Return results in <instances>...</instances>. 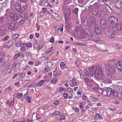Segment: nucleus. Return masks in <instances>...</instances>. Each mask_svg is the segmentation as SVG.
Instances as JSON below:
<instances>
[{
    "mask_svg": "<svg viewBox=\"0 0 122 122\" xmlns=\"http://www.w3.org/2000/svg\"><path fill=\"white\" fill-rule=\"evenodd\" d=\"M60 67L62 69L63 67L65 66V64L64 62H61L60 64Z\"/></svg>",
    "mask_w": 122,
    "mask_h": 122,
    "instance_id": "35",
    "label": "nucleus"
},
{
    "mask_svg": "<svg viewBox=\"0 0 122 122\" xmlns=\"http://www.w3.org/2000/svg\"><path fill=\"white\" fill-rule=\"evenodd\" d=\"M56 81V79H55V80H54V79H52L51 80V81L53 83H55Z\"/></svg>",
    "mask_w": 122,
    "mask_h": 122,
    "instance_id": "60",
    "label": "nucleus"
},
{
    "mask_svg": "<svg viewBox=\"0 0 122 122\" xmlns=\"http://www.w3.org/2000/svg\"><path fill=\"white\" fill-rule=\"evenodd\" d=\"M25 73H21L20 74V76H25Z\"/></svg>",
    "mask_w": 122,
    "mask_h": 122,
    "instance_id": "64",
    "label": "nucleus"
},
{
    "mask_svg": "<svg viewBox=\"0 0 122 122\" xmlns=\"http://www.w3.org/2000/svg\"><path fill=\"white\" fill-rule=\"evenodd\" d=\"M80 108L81 109L83 108V104L82 103H80Z\"/></svg>",
    "mask_w": 122,
    "mask_h": 122,
    "instance_id": "59",
    "label": "nucleus"
},
{
    "mask_svg": "<svg viewBox=\"0 0 122 122\" xmlns=\"http://www.w3.org/2000/svg\"><path fill=\"white\" fill-rule=\"evenodd\" d=\"M25 45V46H26V45L27 46L29 47H31L32 46V44L30 43H28L27 44H26V45Z\"/></svg>",
    "mask_w": 122,
    "mask_h": 122,
    "instance_id": "45",
    "label": "nucleus"
},
{
    "mask_svg": "<svg viewBox=\"0 0 122 122\" xmlns=\"http://www.w3.org/2000/svg\"><path fill=\"white\" fill-rule=\"evenodd\" d=\"M21 55V53L19 52L15 55L14 56V57L15 59H16Z\"/></svg>",
    "mask_w": 122,
    "mask_h": 122,
    "instance_id": "33",
    "label": "nucleus"
},
{
    "mask_svg": "<svg viewBox=\"0 0 122 122\" xmlns=\"http://www.w3.org/2000/svg\"><path fill=\"white\" fill-rule=\"evenodd\" d=\"M5 18L4 16L0 17V25H2V23L5 21Z\"/></svg>",
    "mask_w": 122,
    "mask_h": 122,
    "instance_id": "25",
    "label": "nucleus"
},
{
    "mask_svg": "<svg viewBox=\"0 0 122 122\" xmlns=\"http://www.w3.org/2000/svg\"><path fill=\"white\" fill-rule=\"evenodd\" d=\"M99 115L98 114V113H96V115L95 116V118L96 119H98L99 118Z\"/></svg>",
    "mask_w": 122,
    "mask_h": 122,
    "instance_id": "50",
    "label": "nucleus"
},
{
    "mask_svg": "<svg viewBox=\"0 0 122 122\" xmlns=\"http://www.w3.org/2000/svg\"><path fill=\"white\" fill-rule=\"evenodd\" d=\"M60 116L61 118L60 119V120L61 121L62 120H64L65 119V117L64 116L62 115H60Z\"/></svg>",
    "mask_w": 122,
    "mask_h": 122,
    "instance_id": "37",
    "label": "nucleus"
},
{
    "mask_svg": "<svg viewBox=\"0 0 122 122\" xmlns=\"http://www.w3.org/2000/svg\"><path fill=\"white\" fill-rule=\"evenodd\" d=\"M63 96L65 99H67V98L68 95L67 93H64L63 94Z\"/></svg>",
    "mask_w": 122,
    "mask_h": 122,
    "instance_id": "51",
    "label": "nucleus"
},
{
    "mask_svg": "<svg viewBox=\"0 0 122 122\" xmlns=\"http://www.w3.org/2000/svg\"><path fill=\"white\" fill-rule=\"evenodd\" d=\"M106 14V9H102L101 10L100 16L102 17H104L105 15Z\"/></svg>",
    "mask_w": 122,
    "mask_h": 122,
    "instance_id": "17",
    "label": "nucleus"
},
{
    "mask_svg": "<svg viewBox=\"0 0 122 122\" xmlns=\"http://www.w3.org/2000/svg\"><path fill=\"white\" fill-rule=\"evenodd\" d=\"M6 70L7 73H9L11 72L12 69L11 68L10 66H9L7 68V69H6Z\"/></svg>",
    "mask_w": 122,
    "mask_h": 122,
    "instance_id": "28",
    "label": "nucleus"
},
{
    "mask_svg": "<svg viewBox=\"0 0 122 122\" xmlns=\"http://www.w3.org/2000/svg\"><path fill=\"white\" fill-rule=\"evenodd\" d=\"M15 21L14 20H12L11 21V23L9 25L8 28L9 29H13L15 26Z\"/></svg>",
    "mask_w": 122,
    "mask_h": 122,
    "instance_id": "14",
    "label": "nucleus"
},
{
    "mask_svg": "<svg viewBox=\"0 0 122 122\" xmlns=\"http://www.w3.org/2000/svg\"><path fill=\"white\" fill-rule=\"evenodd\" d=\"M25 76H21L19 78V80H21L22 79H24V77Z\"/></svg>",
    "mask_w": 122,
    "mask_h": 122,
    "instance_id": "62",
    "label": "nucleus"
},
{
    "mask_svg": "<svg viewBox=\"0 0 122 122\" xmlns=\"http://www.w3.org/2000/svg\"><path fill=\"white\" fill-rule=\"evenodd\" d=\"M109 71L110 72V76H108V78H111L112 77H114V75L115 73V71L114 67L113 66L111 67L109 69Z\"/></svg>",
    "mask_w": 122,
    "mask_h": 122,
    "instance_id": "6",
    "label": "nucleus"
},
{
    "mask_svg": "<svg viewBox=\"0 0 122 122\" xmlns=\"http://www.w3.org/2000/svg\"><path fill=\"white\" fill-rule=\"evenodd\" d=\"M102 90V93H103L104 95H106L108 96H109L111 94L112 89L111 88L109 87L107 88L106 90L104 89Z\"/></svg>",
    "mask_w": 122,
    "mask_h": 122,
    "instance_id": "5",
    "label": "nucleus"
},
{
    "mask_svg": "<svg viewBox=\"0 0 122 122\" xmlns=\"http://www.w3.org/2000/svg\"><path fill=\"white\" fill-rule=\"evenodd\" d=\"M108 37L110 38H114L115 37V35L112 34L110 35H109Z\"/></svg>",
    "mask_w": 122,
    "mask_h": 122,
    "instance_id": "36",
    "label": "nucleus"
},
{
    "mask_svg": "<svg viewBox=\"0 0 122 122\" xmlns=\"http://www.w3.org/2000/svg\"><path fill=\"white\" fill-rule=\"evenodd\" d=\"M61 112L58 111L56 110L52 114V116H56L60 115Z\"/></svg>",
    "mask_w": 122,
    "mask_h": 122,
    "instance_id": "23",
    "label": "nucleus"
},
{
    "mask_svg": "<svg viewBox=\"0 0 122 122\" xmlns=\"http://www.w3.org/2000/svg\"><path fill=\"white\" fill-rule=\"evenodd\" d=\"M87 97V96L85 95H83L82 96V99L84 100H85L86 98Z\"/></svg>",
    "mask_w": 122,
    "mask_h": 122,
    "instance_id": "58",
    "label": "nucleus"
},
{
    "mask_svg": "<svg viewBox=\"0 0 122 122\" xmlns=\"http://www.w3.org/2000/svg\"><path fill=\"white\" fill-rule=\"evenodd\" d=\"M81 22L82 23V25L84 26H86L87 25L88 21H87V19L86 18H82L81 19Z\"/></svg>",
    "mask_w": 122,
    "mask_h": 122,
    "instance_id": "16",
    "label": "nucleus"
},
{
    "mask_svg": "<svg viewBox=\"0 0 122 122\" xmlns=\"http://www.w3.org/2000/svg\"><path fill=\"white\" fill-rule=\"evenodd\" d=\"M85 81L86 83H90L91 81L87 78H86L85 79Z\"/></svg>",
    "mask_w": 122,
    "mask_h": 122,
    "instance_id": "38",
    "label": "nucleus"
},
{
    "mask_svg": "<svg viewBox=\"0 0 122 122\" xmlns=\"http://www.w3.org/2000/svg\"><path fill=\"white\" fill-rule=\"evenodd\" d=\"M79 111V108L77 107H75V112H78Z\"/></svg>",
    "mask_w": 122,
    "mask_h": 122,
    "instance_id": "56",
    "label": "nucleus"
},
{
    "mask_svg": "<svg viewBox=\"0 0 122 122\" xmlns=\"http://www.w3.org/2000/svg\"><path fill=\"white\" fill-rule=\"evenodd\" d=\"M53 53V51H51V50H50L48 51V54H50V55H51Z\"/></svg>",
    "mask_w": 122,
    "mask_h": 122,
    "instance_id": "63",
    "label": "nucleus"
},
{
    "mask_svg": "<svg viewBox=\"0 0 122 122\" xmlns=\"http://www.w3.org/2000/svg\"><path fill=\"white\" fill-rule=\"evenodd\" d=\"M22 94L20 93L17 94V95L16 97L18 99L22 97Z\"/></svg>",
    "mask_w": 122,
    "mask_h": 122,
    "instance_id": "41",
    "label": "nucleus"
},
{
    "mask_svg": "<svg viewBox=\"0 0 122 122\" xmlns=\"http://www.w3.org/2000/svg\"><path fill=\"white\" fill-rule=\"evenodd\" d=\"M94 29L95 30V32L96 34H99L101 32V29L99 28V26L97 25L94 26Z\"/></svg>",
    "mask_w": 122,
    "mask_h": 122,
    "instance_id": "13",
    "label": "nucleus"
},
{
    "mask_svg": "<svg viewBox=\"0 0 122 122\" xmlns=\"http://www.w3.org/2000/svg\"><path fill=\"white\" fill-rule=\"evenodd\" d=\"M20 64L18 62L16 63L15 66V68L18 69L20 67Z\"/></svg>",
    "mask_w": 122,
    "mask_h": 122,
    "instance_id": "27",
    "label": "nucleus"
},
{
    "mask_svg": "<svg viewBox=\"0 0 122 122\" xmlns=\"http://www.w3.org/2000/svg\"><path fill=\"white\" fill-rule=\"evenodd\" d=\"M20 5H22V8L24 10H26L28 8V5L25 1L20 2Z\"/></svg>",
    "mask_w": 122,
    "mask_h": 122,
    "instance_id": "11",
    "label": "nucleus"
},
{
    "mask_svg": "<svg viewBox=\"0 0 122 122\" xmlns=\"http://www.w3.org/2000/svg\"><path fill=\"white\" fill-rule=\"evenodd\" d=\"M51 62L50 61H48L46 62L45 65V66L48 68H51Z\"/></svg>",
    "mask_w": 122,
    "mask_h": 122,
    "instance_id": "24",
    "label": "nucleus"
},
{
    "mask_svg": "<svg viewBox=\"0 0 122 122\" xmlns=\"http://www.w3.org/2000/svg\"><path fill=\"white\" fill-rule=\"evenodd\" d=\"M71 12V11L68 9H65L64 10V14L65 16L66 23L68 24V21L70 20L69 17L70 16Z\"/></svg>",
    "mask_w": 122,
    "mask_h": 122,
    "instance_id": "3",
    "label": "nucleus"
},
{
    "mask_svg": "<svg viewBox=\"0 0 122 122\" xmlns=\"http://www.w3.org/2000/svg\"><path fill=\"white\" fill-rule=\"evenodd\" d=\"M76 28H77V31H79V32H80V34H81V33H82L84 31V30L83 29L80 27H78L76 26Z\"/></svg>",
    "mask_w": 122,
    "mask_h": 122,
    "instance_id": "31",
    "label": "nucleus"
},
{
    "mask_svg": "<svg viewBox=\"0 0 122 122\" xmlns=\"http://www.w3.org/2000/svg\"><path fill=\"white\" fill-rule=\"evenodd\" d=\"M85 74L86 76H90V74L89 72L86 69L84 70Z\"/></svg>",
    "mask_w": 122,
    "mask_h": 122,
    "instance_id": "32",
    "label": "nucleus"
},
{
    "mask_svg": "<svg viewBox=\"0 0 122 122\" xmlns=\"http://www.w3.org/2000/svg\"><path fill=\"white\" fill-rule=\"evenodd\" d=\"M89 20L91 23L93 24L96 23V19L93 17H91L90 18Z\"/></svg>",
    "mask_w": 122,
    "mask_h": 122,
    "instance_id": "20",
    "label": "nucleus"
},
{
    "mask_svg": "<svg viewBox=\"0 0 122 122\" xmlns=\"http://www.w3.org/2000/svg\"><path fill=\"white\" fill-rule=\"evenodd\" d=\"M43 48V47L41 45L38 46L37 47V48L38 50H41Z\"/></svg>",
    "mask_w": 122,
    "mask_h": 122,
    "instance_id": "53",
    "label": "nucleus"
},
{
    "mask_svg": "<svg viewBox=\"0 0 122 122\" xmlns=\"http://www.w3.org/2000/svg\"><path fill=\"white\" fill-rule=\"evenodd\" d=\"M100 23L102 27H105L106 26V20L104 18H102L100 21Z\"/></svg>",
    "mask_w": 122,
    "mask_h": 122,
    "instance_id": "12",
    "label": "nucleus"
},
{
    "mask_svg": "<svg viewBox=\"0 0 122 122\" xmlns=\"http://www.w3.org/2000/svg\"><path fill=\"white\" fill-rule=\"evenodd\" d=\"M16 17V19H15V20H16L17 23H19L20 25L23 24L24 20L23 19L22 16L21 15H17Z\"/></svg>",
    "mask_w": 122,
    "mask_h": 122,
    "instance_id": "7",
    "label": "nucleus"
},
{
    "mask_svg": "<svg viewBox=\"0 0 122 122\" xmlns=\"http://www.w3.org/2000/svg\"><path fill=\"white\" fill-rule=\"evenodd\" d=\"M51 68L54 69L56 67V64L53 62H51Z\"/></svg>",
    "mask_w": 122,
    "mask_h": 122,
    "instance_id": "30",
    "label": "nucleus"
},
{
    "mask_svg": "<svg viewBox=\"0 0 122 122\" xmlns=\"http://www.w3.org/2000/svg\"><path fill=\"white\" fill-rule=\"evenodd\" d=\"M42 12H43L45 13H46L48 12V11L46 10V8H43L42 10Z\"/></svg>",
    "mask_w": 122,
    "mask_h": 122,
    "instance_id": "44",
    "label": "nucleus"
},
{
    "mask_svg": "<svg viewBox=\"0 0 122 122\" xmlns=\"http://www.w3.org/2000/svg\"><path fill=\"white\" fill-rule=\"evenodd\" d=\"M15 2L14 0H11L10 2V6H13Z\"/></svg>",
    "mask_w": 122,
    "mask_h": 122,
    "instance_id": "52",
    "label": "nucleus"
},
{
    "mask_svg": "<svg viewBox=\"0 0 122 122\" xmlns=\"http://www.w3.org/2000/svg\"><path fill=\"white\" fill-rule=\"evenodd\" d=\"M53 75L54 76H58V75L57 72L55 71H53Z\"/></svg>",
    "mask_w": 122,
    "mask_h": 122,
    "instance_id": "42",
    "label": "nucleus"
},
{
    "mask_svg": "<svg viewBox=\"0 0 122 122\" xmlns=\"http://www.w3.org/2000/svg\"><path fill=\"white\" fill-rule=\"evenodd\" d=\"M48 107V106H44L42 107V109L44 110H46Z\"/></svg>",
    "mask_w": 122,
    "mask_h": 122,
    "instance_id": "57",
    "label": "nucleus"
},
{
    "mask_svg": "<svg viewBox=\"0 0 122 122\" xmlns=\"http://www.w3.org/2000/svg\"><path fill=\"white\" fill-rule=\"evenodd\" d=\"M107 21L109 25L111 26L114 32H117L122 30V22L118 23V19L113 16H109L107 19Z\"/></svg>",
    "mask_w": 122,
    "mask_h": 122,
    "instance_id": "1",
    "label": "nucleus"
},
{
    "mask_svg": "<svg viewBox=\"0 0 122 122\" xmlns=\"http://www.w3.org/2000/svg\"><path fill=\"white\" fill-rule=\"evenodd\" d=\"M77 28H76L73 36H74L75 37H76L77 36L78 34V31H77Z\"/></svg>",
    "mask_w": 122,
    "mask_h": 122,
    "instance_id": "29",
    "label": "nucleus"
},
{
    "mask_svg": "<svg viewBox=\"0 0 122 122\" xmlns=\"http://www.w3.org/2000/svg\"><path fill=\"white\" fill-rule=\"evenodd\" d=\"M94 66H93L88 69L90 75L92 76L94 75L98 79H101L103 73L102 68L97 66L96 67L94 71Z\"/></svg>",
    "mask_w": 122,
    "mask_h": 122,
    "instance_id": "2",
    "label": "nucleus"
},
{
    "mask_svg": "<svg viewBox=\"0 0 122 122\" xmlns=\"http://www.w3.org/2000/svg\"><path fill=\"white\" fill-rule=\"evenodd\" d=\"M1 25H0V30L1 31H4L5 30V27L4 26H1Z\"/></svg>",
    "mask_w": 122,
    "mask_h": 122,
    "instance_id": "40",
    "label": "nucleus"
},
{
    "mask_svg": "<svg viewBox=\"0 0 122 122\" xmlns=\"http://www.w3.org/2000/svg\"><path fill=\"white\" fill-rule=\"evenodd\" d=\"M119 91V88L117 86H115L112 89V95L115 97H117L118 96V93Z\"/></svg>",
    "mask_w": 122,
    "mask_h": 122,
    "instance_id": "4",
    "label": "nucleus"
},
{
    "mask_svg": "<svg viewBox=\"0 0 122 122\" xmlns=\"http://www.w3.org/2000/svg\"><path fill=\"white\" fill-rule=\"evenodd\" d=\"M19 36V34H15L14 35H13L12 37V38H18Z\"/></svg>",
    "mask_w": 122,
    "mask_h": 122,
    "instance_id": "39",
    "label": "nucleus"
},
{
    "mask_svg": "<svg viewBox=\"0 0 122 122\" xmlns=\"http://www.w3.org/2000/svg\"><path fill=\"white\" fill-rule=\"evenodd\" d=\"M76 64L78 67L79 66V65L80 64V62L79 61H76Z\"/></svg>",
    "mask_w": 122,
    "mask_h": 122,
    "instance_id": "54",
    "label": "nucleus"
},
{
    "mask_svg": "<svg viewBox=\"0 0 122 122\" xmlns=\"http://www.w3.org/2000/svg\"><path fill=\"white\" fill-rule=\"evenodd\" d=\"M78 10V9L77 8H76L73 10V13L76 15H77Z\"/></svg>",
    "mask_w": 122,
    "mask_h": 122,
    "instance_id": "34",
    "label": "nucleus"
},
{
    "mask_svg": "<svg viewBox=\"0 0 122 122\" xmlns=\"http://www.w3.org/2000/svg\"><path fill=\"white\" fill-rule=\"evenodd\" d=\"M86 32L87 35L89 36H92L93 34V30L90 29L86 30Z\"/></svg>",
    "mask_w": 122,
    "mask_h": 122,
    "instance_id": "15",
    "label": "nucleus"
},
{
    "mask_svg": "<svg viewBox=\"0 0 122 122\" xmlns=\"http://www.w3.org/2000/svg\"><path fill=\"white\" fill-rule=\"evenodd\" d=\"M17 15L15 13L14 14L13 13L11 12L10 13V16L11 18L13 19H14L15 20V19H16V17Z\"/></svg>",
    "mask_w": 122,
    "mask_h": 122,
    "instance_id": "19",
    "label": "nucleus"
},
{
    "mask_svg": "<svg viewBox=\"0 0 122 122\" xmlns=\"http://www.w3.org/2000/svg\"><path fill=\"white\" fill-rule=\"evenodd\" d=\"M72 83L73 85H75L76 83V80L74 79H73L72 81Z\"/></svg>",
    "mask_w": 122,
    "mask_h": 122,
    "instance_id": "46",
    "label": "nucleus"
},
{
    "mask_svg": "<svg viewBox=\"0 0 122 122\" xmlns=\"http://www.w3.org/2000/svg\"><path fill=\"white\" fill-rule=\"evenodd\" d=\"M98 8H97V9H93L92 10L93 14L95 15L96 16L98 13Z\"/></svg>",
    "mask_w": 122,
    "mask_h": 122,
    "instance_id": "21",
    "label": "nucleus"
},
{
    "mask_svg": "<svg viewBox=\"0 0 122 122\" xmlns=\"http://www.w3.org/2000/svg\"><path fill=\"white\" fill-rule=\"evenodd\" d=\"M26 45V44L24 43H21L19 41H17L15 42V46L17 47H19L20 46L21 47H22L23 46V45Z\"/></svg>",
    "mask_w": 122,
    "mask_h": 122,
    "instance_id": "18",
    "label": "nucleus"
},
{
    "mask_svg": "<svg viewBox=\"0 0 122 122\" xmlns=\"http://www.w3.org/2000/svg\"><path fill=\"white\" fill-rule=\"evenodd\" d=\"M21 6L22 5H20V4L19 5V4L16 3L14 6V7L15 10L21 13L23 11V10Z\"/></svg>",
    "mask_w": 122,
    "mask_h": 122,
    "instance_id": "9",
    "label": "nucleus"
},
{
    "mask_svg": "<svg viewBox=\"0 0 122 122\" xmlns=\"http://www.w3.org/2000/svg\"><path fill=\"white\" fill-rule=\"evenodd\" d=\"M73 89L70 87H68L67 89V90L68 92H71L73 91Z\"/></svg>",
    "mask_w": 122,
    "mask_h": 122,
    "instance_id": "49",
    "label": "nucleus"
},
{
    "mask_svg": "<svg viewBox=\"0 0 122 122\" xmlns=\"http://www.w3.org/2000/svg\"><path fill=\"white\" fill-rule=\"evenodd\" d=\"M92 39L95 42L100 43H102V41L100 40V39Z\"/></svg>",
    "mask_w": 122,
    "mask_h": 122,
    "instance_id": "26",
    "label": "nucleus"
},
{
    "mask_svg": "<svg viewBox=\"0 0 122 122\" xmlns=\"http://www.w3.org/2000/svg\"><path fill=\"white\" fill-rule=\"evenodd\" d=\"M7 89H8L10 91L12 89V87L10 86H9L7 88Z\"/></svg>",
    "mask_w": 122,
    "mask_h": 122,
    "instance_id": "61",
    "label": "nucleus"
},
{
    "mask_svg": "<svg viewBox=\"0 0 122 122\" xmlns=\"http://www.w3.org/2000/svg\"><path fill=\"white\" fill-rule=\"evenodd\" d=\"M26 56L27 57L29 56H32L31 53L28 51L26 52Z\"/></svg>",
    "mask_w": 122,
    "mask_h": 122,
    "instance_id": "43",
    "label": "nucleus"
},
{
    "mask_svg": "<svg viewBox=\"0 0 122 122\" xmlns=\"http://www.w3.org/2000/svg\"><path fill=\"white\" fill-rule=\"evenodd\" d=\"M100 5V4L98 2H96L94 3L93 5L94 7L93 9H96L98 8L99 9V8Z\"/></svg>",
    "mask_w": 122,
    "mask_h": 122,
    "instance_id": "22",
    "label": "nucleus"
},
{
    "mask_svg": "<svg viewBox=\"0 0 122 122\" xmlns=\"http://www.w3.org/2000/svg\"><path fill=\"white\" fill-rule=\"evenodd\" d=\"M25 47V46H24V45H23V46L21 47H22L20 49V50L21 51H25L26 49Z\"/></svg>",
    "mask_w": 122,
    "mask_h": 122,
    "instance_id": "47",
    "label": "nucleus"
},
{
    "mask_svg": "<svg viewBox=\"0 0 122 122\" xmlns=\"http://www.w3.org/2000/svg\"><path fill=\"white\" fill-rule=\"evenodd\" d=\"M26 99L27 101L29 102L30 103L31 102V99L30 97L28 96H27L26 98Z\"/></svg>",
    "mask_w": 122,
    "mask_h": 122,
    "instance_id": "48",
    "label": "nucleus"
},
{
    "mask_svg": "<svg viewBox=\"0 0 122 122\" xmlns=\"http://www.w3.org/2000/svg\"><path fill=\"white\" fill-rule=\"evenodd\" d=\"M115 66L117 69L122 72V61H118L115 64Z\"/></svg>",
    "mask_w": 122,
    "mask_h": 122,
    "instance_id": "8",
    "label": "nucleus"
},
{
    "mask_svg": "<svg viewBox=\"0 0 122 122\" xmlns=\"http://www.w3.org/2000/svg\"><path fill=\"white\" fill-rule=\"evenodd\" d=\"M44 82V81L43 80H41L39 82V84L40 85H41L43 84Z\"/></svg>",
    "mask_w": 122,
    "mask_h": 122,
    "instance_id": "55",
    "label": "nucleus"
},
{
    "mask_svg": "<svg viewBox=\"0 0 122 122\" xmlns=\"http://www.w3.org/2000/svg\"><path fill=\"white\" fill-rule=\"evenodd\" d=\"M116 7L118 9H120L122 7V3L120 1L117 0L115 3Z\"/></svg>",
    "mask_w": 122,
    "mask_h": 122,
    "instance_id": "10",
    "label": "nucleus"
}]
</instances>
